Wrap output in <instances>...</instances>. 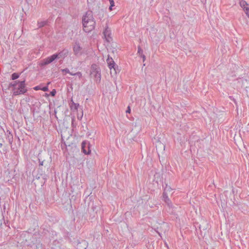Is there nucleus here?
I'll use <instances>...</instances> for the list:
<instances>
[{
  "label": "nucleus",
  "mask_w": 249,
  "mask_h": 249,
  "mask_svg": "<svg viewBox=\"0 0 249 249\" xmlns=\"http://www.w3.org/2000/svg\"><path fill=\"white\" fill-rule=\"evenodd\" d=\"M61 147H62V149H64V147H63V145L62 144L61 145Z\"/></svg>",
  "instance_id": "obj_32"
},
{
  "label": "nucleus",
  "mask_w": 249,
  "mask_h": 249,
  "mask_svg": "<svg viewBox=\"0 0 249 249\" xmlns=\"http://www.w3.org/2000/svg\"><path fill=\"white\" fill-rule=\"evenodd\" d=\"M64 146H66V145L65 143H64Z\"/></svg>",
  "instance_id": "obj_34"
},
{
  "label": "nucleus",
  "mask_w": 249,
  "mask_h": 249,
  "mask_svg": "<svg viewBox=\"0 0 249 249\" xmlns=\"http://www.w3.org/2000/svg\"><path fill=\"white\" fill-rule=\"evenodd\" d=\"M143 51L141 49L140 46H138V53L141 55L143 59V61H144L145 60V56L142 53Z\"/></svg>",
  "instance_id": "obj_18"
},
{
  "label": "nucleus",
  "mask_w": 249,
  "mask_h": 249,
  "mask_svg": "<svg viewBox=\"0 0 249 249\" xmlns=\"http://www.w3.org/2000/svg\"><path fill=\"white\" fill-rule=\"evenodd\" d=\"M71 102H72V106H71V108H72L73 107L74 109H75L76 110H78V108L79 107V104L74 103L72 100H71Z\"/></svg>",
  "instance_id": "obj_20"
},
{
  "label": "nucleus",
  "mask_w": 249,
  "mask_h": 249,
  "mask_svg": "<svg viewBox=\"0 0 249 249\" xmlns=\"http://www.w3.org/2000/svg\"><path fill=\"white\" fill-rule=\"evenodd\" d=\"M240 5L241 7L244 9V10L246 9V8L249 7V6H248L249 4L247 3V2L244 0H241L240 1Z\"/></svg>",
  "instance_id": "obj_17"
},
{
  "label": "nucleus",
  "mask_w": 249,
  "mask_h": 249,
  "mask_svg": "<svg viewBox=\"0 0 249 249\" xmlns=\"http://www.w3.org/2000/svg\"><path fill=\"white\" fill-rule=\"evenodd\" d=\"M69 53V51L68 49H64L62 50L59 51L58 53H55L57 55V58H64L67 57Z\"/></svg>",
  "instance_id": "obj_10"
},
{
  "label": "nucleus",
  "mask_w": 249,
  "mask_h": 249,
  "mask_svg": "<svg viewBox=\"0 0 249 249\" xmlns=\"http://www.w3.org/2000/svg\"><path fill=\"white\" fill-rule=\"evenodd\" d=\"M40 154H41V153H39L37 156L38 160H39V166H43V164H44V162L45 161V160H42V159L41 158V157H40Z\"/></svg>",
  "instance_id": "obj_19"
},
{
  "label": "nucleus",
  "mask_w": 249,
  "mask_h": 249,
  "mask_svg": "<svg viewBox=\"0 0 249 249\" xmlns=\"http://www.w3.org/2000/svg\"><path fill=\"white\" fill-rule=\"evenodd\" d=\"M95 77L97 79H99V81H100V79H101V74L100 73H99L98 71L96 72V74H95Z\"/></svg>",
  "instance_id": "obj_27"
},
{
  "label": "nucleus",
  "mask_w": 249,
  "mask_h": 249,
  "mask_svg": "<svg viewBox=\"0 0 249 249\" xmlns=\"http://www.w3.org/2000/svg\"><path fill=\"white\" fill-rule=\"evenodd\" d=\"M172 189L170 186H168L166 185V187L164 188L163 192H166L167 193L168 192H170L172 191Z\"/></svg>",
  "instance_id": "obj_26"
},
{
  "label": "nucleus",
  "mask_w": 249,
  "mask_h": 249,
  "mask_svg": "<svg viewBox=\"0 0 249 249\" xmlns=\"http://www.w3.org/2000/svg\"><path fill=\"white\" fill-rule=\"evenodd\" d=\"M237 80L239 83H240V82L243 83L244 81H247V79H244L243 78H240L238 79Z\"/></svg>",
  "instance_id": "obj_30"
},
{
  "label": "nucleus",
  "mask_w": 249,
  "mask_h": 249,
  "mask_svg": "<svg viewBox=\"0 0 249 249\" xmlns=\"http://www.w3.org/2000/svg\"><path fill=\"white\" fill-rule=\"evenodd\" d=\"M56 91L55 90V89H53L51 92H50V95L52 96H54L56 94Z\"/></svg>",
  "instance_id": "obj_28"
},
{
  "label": "nucleus",
  "mask_w": 249,
  "mask_h": 249,
  "mask_svg": "<svg viewBox=\"0 0 249 249\" xmlns=\"http://www.w3.org/2000/svg\"><path fill=\"white\" fill-rule=\"evenodd\" d=\"M110 3V6L109 7V10L111 11L112 10V7L114 6V1L113 0H109Z\"/></svg>",
  "instance_id": "obj_25"
},
{
  "label": "nucleus",
  "mask_w": 249,
  "mask_h": 249,
  "mask_svg": "<svg viewBox=\"0 0 249 249\" xmlns=\"http://www.w3.org/2000/svg\"><path fill=\"white\" fill-rule=\"evenodd\" d=\"M103 34L106 41L107 42H110L111 40V31L108 27H107L103 31Z\"/></svg>",
  "instance_id": "obj_8"
},
{
  "label": "nucleus",
  "mask_w": 249,
  "mask_h": 249,
  "mask_svg": "<svg viewBox=\"0 0 249 249\" xmlns=\"http://www.w3.org/2000/svg\"><path fill=\"white\" fill-rule=\"evenodd\" d=\"M12 88L13 96L24 94L28 91L26 87L25 80H16L9 84L8 88Z\"/></svg>",
  "instance_id": "obj_1"
},
{
  "label": "nucleus",
  "mask_w": 249,
  "mask_h": 249,
  "mask_svg": "<svg viewBox=\"0 0 249 249\" xmlns=\"http://www.w3.org/2000/svg\"><path fill=\"white\" fill-rule=\"evenodd\" d=\"M46 22L45 21H38L37 22V25H38V28H41L42 27H43L45 24H46Z\"/></svg>",
  "instance_id": "obj_22"
},
{
  "label": "nucleus",
  "mask_w": 249,
  "mask_h": 249,
  "mask_svg": "<svg viewBox=\"0 0 249 249\" xmlns=\"http://www.w3.org/2000/svg\"><path fill=\"white\" fill-rule=\"evenodd\" d=\"M7 139L9 143L12 144L13 142V135L9 131H7Z\"/></svg>",
  "instance_id": "obj_16"
},
{
  "label": "nucleus",
  "mask_w": 249,
  "mask_h": 249,
  "mask_svg": "<svg viewBox=\"0 0 249 249\" xmlns=\"http://www.w3.org/2000/svg\"><path fill=\"white\" fill-rule=\"evenodd\" d=\"M71 75L78 76L79 78H81L82 76V73L80 71H78L76 73H71Z\"/></svg>",
  "instance_id": "obj_24"
},
{
  "label": "nucleus",
  "mask_w": 249,
  "mask_h": 249,
  "mask_svg": "<svg viewBox=\"0 0 249 249\" xmlns=\"http://www.w3.org/2000/svg\"><path fill=\"white\" fill-rule=\"evenodd\" d=\"M163 198L164 199V201L169 206L170 204H171V200H170L169 198L168 197L167 193L166 192H163Z\"/></svg>",
  "instance_id": "obj_14"
},
{
  "label": "nucleus",
  "mask_w": 249,
  "mask_h": 249,
  "mask_svg": "<svg viewBox=\"0 0 249 249\" xmlns=\"http://www.w3.org/2000/svg\"><path fill=\"white\" fill-rule=\"evenodd\" d=\"M73 51L75 55H81L82 54V48L78 42H75L73 47Z\"/></svg>",
  "instance_id": "obj_7"
},
{
  "label": "nucleus",
  "mask_w": 249,
  "mask_h": 249,
  "mask_svg": "<svg viewBox=\"0 0 249 249\" xmlns=\"http://www.w3.org/2000/svg\"><path fill=\"white\" fill-rule=\"evenodd\" d=\"M57 59V55L56 54H53L42 60L41 65L42 66H46L52 63L55 59Z\"/></svg>",
  "instance_id": "obj_4"
},
{
  "label": "nucleus",
  "mask_w": 249,
  "mask_h": 249,
  "mask_svg": "<svg viewBox=\"0 0 249 249\" xmlns=\"http://www.w3.org/2000/svg\"><path fill=\"white\" fill-rule=\"evenodd\" d=\"M19 77V74L18 73L14 72L11 75V79L13 80H16Z\"/></svg>",
  "instance_id": "obj_21"
},
{
  "label": "nucleus",
  "mask_w": 249,
  "mask_h": 249,
  "mask_svg": "<svg viewBox=\"0 0 249 249\" xmlns=\"http://www.w3.org/2000/svg\"><path fill=\"white\" fill-rule=\"evenodd\" d=\"M83 30L86 33H89L94 29L96 22L94 19L83 23Z\"/></svg>",
  "instance_id": "obj_3"
},
{
  "label": "nucleus",
  "mask_w": 249,
  "mask_h": 249,
  "mask_svg": "<svg viewBox=\"0 0 249 249\" xmlns=\"http://www.w3.org/2000/svg\"><path fill=\"white\" fill-rule=\"evenodd\" d=\"M51 248L53 249H61V244L59 241L55 240L53 241Z\"/></svg>",
  "instance_id": "obj_12"
},
{
  "label": "nucleus",
  "mask_w": 249,
  "mask_h": 249,
  "mask_svg": "<svg viewBox=\"0 0 249 249\" xmlns=\"http://www.w3.org/2000/svg\"><path fill=\"white\" fill-rule=\"evenodd\" d=\"M87 143L83 142H82V151L85 154H86V155H89L90 153V150L89 149V148L88 147V150H86V149H85V147H86V144Z\"/></svg>",
  "instance_id": "obj_15"
},
{
  "label": "nucleus",
  "mask_w": 249,
  "mask_h": 249,
  "mask_svg": "<svg viewBox=\"0 0 249 249\" xmlns=\"http://www.w3.org/2000/svg\"><path fill=\"white\" fill-rule=\"evenodd\" d=\"M31 235L29 232H23L20 235V239L18 241V243L23 246H32V245L28 241L27 238Z\"/></svg>",
  "instance_id": "obj_2"
},
{
  "label": "nucleus",
  "mask_w": 249,
  "mask_h": 249,
  "mask_svg": "<svg viewBox=\"0 0 249 249\" xmlns=\"http://www.w3.org/2000/svg\"><path fill=\"white\" fill-rule=\"evenodd\" d=\"M131 111L130 108L129 107H128L127 110H126V113H130Z\"/></svg>",
  "instance_id": "obj_31"
},
{
  "label": "nucleus",
  "mask_w": 249,
  "mask_h": 249,
  "mask_svg": "<svg viewBox=\"0 0 249 249\" xmlns=\"http://www.w3.org/2000/svg\"><path fill=\"white\" fill-rule=\"evenodd\" d=\"M36 235H32L31 238L33 245H34V249H43L42 244L40 243L39 240L38 241L36 239Z\"/></svg>",
  "instance_id": "obj_5"
},
{
  "label": "nucleus",
  "mask_w": 249,
  "mask_h": 249,
  "mask_svg": "<svg viewBox=\"0 0 249 249\" xmlns=\"http://www.w3.org/2000/svg\"><path fill=\"white\" fill-rule=\"evenodd\" d=\"M199 228L200 229H201V226H200V225L199 226Z\"/></svg>",
  "instance_id": "obj_33"
},
{
  "label": "nucleus",
  "mask_w": 249,
  "mask_h": 249,
  "mask_svg": "<svg viewBox=\"0 0 249 249\" xmlns=\"http://www.w3.org/2000/svg\"><path fill=\"white\" fill-rule=\"evenodd\" d=\"M94 19L93 18L92 14L91 12H87L86 14L83 16L82 18V23H86L90 20H92Z\"/></svg>",
  "instance_id": "obj_11"
},
{
  "label": "nucleus",
  "mask_w": 249,
  "mask_h": 249,
  "mask_svg": "<svg viewBox=\"0 0 249 249\" xmlns=\"http://www.w3.org/2000/svg\"><path fill=\"white\" fill-rule=\"evenodd\" d=\"M246 14L249 18V7L246 8V9H244Z\"/></svg>",
  "instance_id": "obj_29"
},
{
  "label": "nucleus",
  "mask_w": 249,
  "mask_h": 249,
  "mask_svg": "<svg viewBox=\"0 0 249 249\" xmlns=\"http://www.w3.org/2000/svg\"><path fill=\"white\" fill-rule=\"evenodd\" d=\"M107 62L109 69L111 70L112 69H113L115 72L116 73V68H118V66L116 65L115 62L112 58L108 55L107 60Z\"/></svg>",
  "instance_id": "obj_6"
},
{
  "label": "nucleus",
  "mask_w": 249,
  "mask_h": 249,
  "mask_svg": "<svg viewBox=\"0 0 249 249\" xmlns=\"http://www.w3.org/2000/svg\"><path fill=\"white\" fill-rule=\"evenodd\" d=\"M88 246V243L85 240H82L81 241H78L76 245L77 249H86Z\"/></svg>",
  "instance_id": "obj_9"
},
{
  "label": "nucleus",
  "mask_w": 249,
  "mask_h": 249,
  "mask_svg": "<svg viewBox=\"0 0 249 249\" xmlns=\"http://www.w3.org/2000/svg\"><path fill=\"white\" fill-rule=\"evenodd\" d=\"M35 90H41L43 91H47L49 90L48 86H46L44 87H41V85L36 86L33 88Z\"/></svg>",
  "instance_id": "obj_13"
},
{
  "label": "nucleus",
  "mask_w": 249,
  "mask_h": 249,
  "mask_svg": "<svg viewBox=\"0 0 249 249\" xmlns=\"http://www.w3.org/2000/svg\"><path fill=\"white\" fill-rule=\"evenodd\" d=\"M61 71L62 72H64L65 73V74H66V73H69L71 75V73H72V72H71L69 69L68 68H65V69H61Z\"/></svg>",
  "instance_id": "obj_23"
}]
</instances>
